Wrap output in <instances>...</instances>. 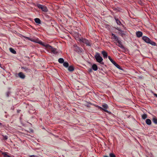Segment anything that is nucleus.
Returning a JSON list of instances; mask_svg holds the SVG:
<instances>
[{
  "mask_svg": "<svg viewBox=\"0 0 157 157\" xmlns=\"http://www.w3.org/2000/svg\"><path fill=\"white\" fill-rule=\"evenodd\" d=\"M147 117V115L146 114H144L142 115V117L143 119H145Z\"/></svg>",
  "mask_w": 157,
  "mask_h": 157,
  "instance_id": "393cba45",
  "label": "nucleus"
},
{
  "mask_svg": "<svg viewBox=\"0 0 157 157\" xmlns=\"http://www.w3.org/2000/svg\"><path fill=\"white\" fill-rule=\"evenodd\" d=\"M34 42L36 43H37L41 45L42 44H43V42H42L41 41H40L38 40H35V41L34 40Z\"/></svg>",
  "mask_w": 157,
  "mask_h": 157,
  "instance_id": "b1692460",
  "label": "nucleus"
},
{
  "mask_svg": "<svg viewBox=\"0 0 157 157\" xmlns=\"http://www.w3.org/2000/svg\"><path fill=\"white\" fill-rule=\"evenodd\" d=\"M34 42L36 43H37L41 45L42 44H43V42H42L41 41H40L38 40H35V41L34 40Z\"/></svg>",
  "mask_w": 157,
  "mask_h": 157,
  "instance_id": "5701e85b",
  "label": "nucleus"
},
{
  "mask_svg": "<svg viewBox=\"0 0 157 157\" xmlns=\"http://www.w3.org/2000/svg\"><path fill=\"white\" fill-rule=\"evenodd\" d=\"M2 136L3 137V139L4 140H6L8 139V136H4L2 135Z\"/></svg>",
  "mask_w": 157,
  "mask_h": 157,
  "instance_id": "2f4dec72",
  "label": "nucleus"
},
{
  "mask_svg": "<svg viewBox=\"0 0 157 157\" xmlns=\"http://www.w3.org/2000/svg\"><path fill=\"white\" fill-rule=\"evenodd\" d=\"M149 44H150L151 45L153 46H155L156 45V43L155 42L152 41L151 40V41L150 42V43H149Z\"/></svg>",
  "mask_w": 157,
  "mask_h": 157,
  "instance_id": "c85d7f7f",
  "label": "nucleus"
},
{
  "mask_svg": "<svg viewBox=\"0 0 157 157\" xmlns=\"http://www.w3.org/2000/svg\"><path fill=\"white\" fill-rule=\"evenodd\" d=\"M109 155L110 157H116L115 155L113 153H110Z\"/></svg>",
  "mask_w": 157,
  "mask_h": 157,
  "instance_id": "7c9ffc66",
  "label": "nucleus"
},
{
  "mask_svg": "<svg viewBox=\"0 0 157 157\" xmlns=\"http://www.w3.org/2000/svg\"><path fill=\"white\" fill-rule=\"evenodd\" d=\"M0 151L1 152V151Z\"/></svg>",
  "mask_w": 157,
  "mask_h": 157,
  "instance_id": "79ce46f5",
  "label": "nucleus"
},
{
  "mask_svg": "<svg viewBox=\"0 0 157 157\" xmlns=\"http://www.w3.org/2000/svg\"><path fill=\"white\" fill-rule=\"evenodd\" d=\"M10 51L13 54H16V51L13 48H9Z\"/></svg>",
  "mask_w": 157,
  "mask_h": 157,
  "instance_id": "dca6fc26",
  "label": "nucleus"
},
{
  "mask_svg": "<svg viewBox=\"0 0 157 157\" xmlns=\"http://www.w3.org/2000/svg\"><path fill=\"white\" fill-rule=\"evenodd\" d=\"M117 42L118 43V46L122 48H124V47L122 45L121 42L119 40L117 41Z\"/></svg>",
  "mask_w": 157,
  "mask_h": 157,
  "instance_id": "6e6552de",
  "label": "nucleus"
},
{
  "mask_svg": "<svg viewBox=\"0 0 157 157\" xmlns=\"http://www.w3.org/2000/svg\"><path fill=\"white\" fill-rule=\"evenodd\" d=\"M116 29H117L119 31H120V30H121L118 27H117V28H116Z\"/></svg>",
  "mask_w": 157,
  "mask_h": 157,
  "instance_id": "e433bc0d",
  "label": "nucleus"
},
{
  "mask_svg": "<svg viewBox=\"0 0 157 157\" xmlns=\"http://www.w3.org/2000/svg\"><path fill=\"white\" fill-rule=\"evenodd\" d=\"M85 41H86V43L87 45H90V44L89 43H88V41H87V40H85Z\"/></svg>",
  "mask_w": 157,
  "mask_h": 157,
  "instance_id": "f704fd0d",
  "label": "nucleus"
},
{
  "mask_svg": "<svg viewBox=\"0 0 157 157\" xmlns=\"http://www.w3.org/2000/svg\"><path fill=\"white\" fill-rule=\"evenodd\" d=\"M89 72H91L92 71V70L91 69H90L89 70Z\"/></svg>",
  "mask_w": 157,
  "mask_h": 157,
  "instance_id": "58836bf2",
  "label": "nucleus"
},
{
  "mask_svg": "<svg viewBox=\"0 0 157 157\" xmlns=\"http://www.w3.org/2000/svg\"><path fill=\"white\" fill-rule=\"evenodd\" d=\"M115 20L116 21V22L117 24L118 25H120L121 24V22L119 20H118V19L117 18L115 17Z\"/></svg>",
  "mask_w": 157,
  "mask_h": 157,
  "instance_id": "4be33fe9",
  "label": "nucleus"
},
{
  "mask_svg": "<svg viewBox=\"0 0 157 157\" xmlns=\"http://www.w3.org/2000/svg\"><path fill=\"white\" fill-rule=\"evenodd\" d=\"M58 62L60 63H62L64 62V59L62 58H60L58 59Z\"/></svg>",
  "mask_w": 157,
  "mask_h": 157,
  "instance_id": "aec40b11",
  "label": "nucleus"
},
{
  "mask_svg": "<svg viewBox=\"0 0 157 157\" xmlns=\"http://www.w3.org/2000/svg\"><path fill=\"white\" fill-rule=\"evenodd\" d=\"M24 37L25 38V39H28L29 40H31L32 41H34V40L31 39V38H30L29 37H26L25 36H24Z\"/></svg>",
  "mask_w": 157,
  "mask_h": 157,
  "instance_id": "c756f323",
  "label": "nucleus"
},
{
  "mask_svg": "<svg viewBox=\"0 0 157 157\" xmlns=\"http://www.w3.org/2000/svg\"><path fill=\"white\" fill-rule=\"evenodd\" d=\"M101 53L103 55V57L104 58H107L108 56V54L105 51H103L101 52Z\"/></svg>",
  "mask_w": 157,
  "mask_h": 157,
  "instance_id": "1a4fd4ad",
  "label": "nucleus"
},
{
  "mask_svg": "<svg viewBox=\"0 0 157 157\" xmlns=\"http://www.w3.org/2000/svg\"><path fill=\"white\" fill-rule=\"evenodd\" d=\"M97 107H98L99 109L101 110H103V108L101 107V106H98Z\"/></svg>",
  "mask_w": 157,
  "mask_h": 157,
  "instance_id": "c9c22d12",
  "label": "nucleus"
},
{
  "mask_svg": "<svg viewBox=\"0 0 157 157\" xmlns=\"http://www.w3.org/2000/svg\"><path fill=\"white\" fill-rule=\"evenodd\" d=\"M111 35L113 36V38L114 39L116 40L117 41L119 40L118 37L113 33H112Z\"/></svg>",
  "mask_w": 157,
  "mask_h": 157,
  "instance_id": "4468645a",
  "label": "nucleus"
},
{
  "mask_svg": "<svg viewBox=\"0 0 157 157\" xmlns=\"http://www.w3.org/2000/svg\"><path fill=\"white\" fill-rule=\"evenodd\" d=\"M119 33L120 35H121L122 36H123V35L124 34V31L122 30L121 29V30H120Z\"/></svg>",
  "mask_w": 157,
  "mask_h": 157,
  "instance_id": "bb28decb",
  "label": "nucleus"
},
{
  "mask_svg": "<svg viewBox=\"0 0 157 157\" xmlns=\"http://www.w3.org/2000/svg\"><path fill=\"white\" fill-rule=\"evenodd\" d=\"M146 123L147 125H150L151 124V122L150 119H147L146 120Z\"/></svg>",
  "mask_w": 157,
  "mask_h": 157,
  "instance_id": "ddd939ff",
  "label": "nucleus"
},
{
  "mask_svg": "<svg viewBox=\"0 0 157 157\" xmlns=\"http://www.w3.org/2000/svg\"><path fill=\"white\" fill-rule=\"evenodd\" d=\"M10 94V91L7 92L6 93V95L7 97H9V94Z\"/></svg>",
  "mask_w": 157,
  "mask_h": 157,
  "instance_id": "473e14b6",
  "label": "nucleus"
},
{
  "mask_svg": "<svg viewBox=\"0 0 157 157\" xmlns=\"http://www.w3.org/2000/svg\"><path fill=\"white\" fill-rule=\"evenodd\" d=\"M108 58L109 60L113 64L115 63V62L114 61H113L112 59L111 58V57L110 56H108Z\"/></svg>",
  "mask_w": 157,
  "mask_h": 157,
  "instance_id": "a878e982",
  "label": "nucleus"
},
{
  "mask_svg": "<svg viewBox=\"0 0 157 157\" xmlns=\"http://www.w3.org/2000/svg\"><path fill=\"white\" fill-rule=\"evenodd\" d=\"M116 67L120 70H121L122 68L119 65L117 64L116 62L113 64Z\"/></svg>",
  "mask_w": 157,
  "mask_h": 157,
  "instance_id": "412c9836",
  "label": "nucleus"
},
{
  "mask_svg": "<svg viewBox=\"0 0 157 157\" xmlns=\"http://www.w3.org/2000/svg\"><path fill=\"white\" fill-rule=\"evenodd\" d=\"M68 70L69 71H72L74 70V68L73 66L71 65L68 66Z\"/></svg>",
  "mask_w": 157,
  "mask_h": 157,
  "instance_id": "9b49d317",
  "label": "nucleus"
},
{
  "mask_svg": "<svg viewBox=\"0 0 157 157\" xmlns=\"http://www.w3.org/2000/svg\"><path fill=\"white\" fill-rule=\"evenodd\" d=\"M17 75H18V76L20 78L22 79H24L25 77V75L23 74V73H22V72H20L19 73L17 74Z\"/></svg>",
  "mask_w": 157,
  "mask_h": 157,
  "instance_id": "0eeeda50",
  "label": "nucleus"
},
{
  "mask_svg": "<svg viewBox=\"0 0 157 157\" xmlns=\"http://www.w3.org/2000/svg\"><path fill=\"white\" fill-rule=\"evenodd\" d=\"M143 40L146 42L149 43L151 41V40L148 37L146 36H144L142 37Z\"/></svg>",
  "mask_w": 157,
  "mask_h": 157,
  "instance_id": "423d86ee",
  "label": "nucleus"
},
{
  "mask_svg": "<svg viewBox=\"0 0 157 157\" xmlns=\"http://www.w3.org/2000/svg\"><path fill=\"white\" fill-rule=\"evenodd\" d=\"M73 46L74 49L76 52H78V53H81V52H82V48H81L78 47L76 45H74Z\"/></svg>",
  "mask_w": 157,
  "mask_h": 157,
  "instance_id": "20e7f679",
  "label": "nucleus"
},
{
  "mask_svg": "<svg viewBox=\"0 0 157 157\" xmlns=\"http://www.w3.org/2000/svg\"><path fill=\"white\" fill-rule=\"evenodd\" d=\"M94 57L97 62L102 64L103 63L102 62L103 59L98 53L97 52L96 53Z\"/></svg>",
  "mask_w": 157,
  "mask_h": 157,
  "instance_id": "f257e3e1",
  "label": "nucleus"
},
{
  "mask_svg": "<svg viewBox=\"0 0 157 157\" xmlns=\"http://www.w3.org/2000/svg\"><path fill=\"white\" fill-rule=\"evenodd\" d=\"M92 68L94 71H96L98 70V67L96 64H94L92 66Z\"/></svg>",
  "mask_w": 157,
  "mask_h": 157,
  "instance_id": "f8f14e48",
  "label": "nucleus"
},
{
  "mask_svg": "<svg viewBox=\"0 0 157 157\" xmlns=\"http://www.w3.org/2000/svg\"><path fill=\"white\" fill-rule=\"evenodd\" d=\"M22 68L23 69L24 71L26 72L30 71V70L26 67H22Z\"/></svg>",
  "mask_w": 157,
  "mask_h": 157,
  "instance_id": "cd10ccee",
  "label": "nucleus"
},
{
  "mask_svg": "<svg viewBox=\"0 0 157 157\" xmlns=\"http://www.w3.org/2000/svg\"><path fill=\"white\" fill-rule=\"evenodd\" d=\"M63 65L65 67L67 68L69 66L68 63L67 62H64L63 63Z\"/></svg>",
  "mask_w": 157,
  "mask_h": 157,
  "instance_id": "a211bd4d",
  "label": "nucleus"
},
{
  "mask_svg": "<svg viewBox=\"0 0 157 157\" xmlns=\"http://www.w3.org/2000/svg\"><path fill=\"white\" fill-rule=\"evenodd\" d=\"M2 125V124L0 122V125Z\"/></svg>",
  "mask_w": 157,
  "mask_h": 157,
  "instance_id": "a19ab883",
  "label": "nucleus"
},
{
  "mask_svg": "<svg viewBox=\"0 0 157 157\" xmlns=\"http://www.w3.org/2000/svg\"><path fill=\"white\" fill-rule=\"evenodd\" d=\"M136 34L137 37H140L142 36L143 33H142L140 31H138L136 32Z\"/></svg>",
  "mask_w": 157,
  "mask_h": 157,
  "instance_id": "9d476101",
  "label": "nucleus"
},
{
  "mask_svg": "<svg viewBox=\"0 0 157 157\" xmlns=\"http://www.w3.org/2000/svg\"><path fill=\"white\" fill-rule=\"evenodd\" d=\"M154 95L157 98V94H154Z\"/></svg>",
  "mask_w": 157,
  "mask_h": 157,
  "instance_id": "4c0bfd02",
  "label": "nucleus"
},
{
  "mask_svg": "<svg viewBox=\"0 0 157 157\" xmlns=\"http://www.w3.org/2000/svg\"><path fill=\"white\" fill-rule=\"evenodd\" d=\"M42 45H43V46L45 47L46 48L48 49L49 48V47H50V46L48 44L44 43L43 42V44H42Z\"/></svg>",
  "mask_w": 157,
  "mask_h": 157,
  "instance_id": "f3484780",
  "label": "nucleus"
},
{
  "mask_svg": "<svg viewBox=\"0 0 157 157\" xmlns=\"http://www.w3.org/2000/svg\"><path fill=\"white\" fill-rule=\"evenodd\" d=\"M152 121L155 124H157V118L155 117H153Z\"/></svg>",
  "mask_w": 157,
  "mask_h": 157,
  "instance_id": "6ab92c4d",
  "label": "nucleus"
},
{
  "mask_svg": "<svg viewBox=\"0 0 157 157\" xmlns=\"http://www.w3.org/2000/svg\"><path fill=\"white\" fill-rule=\"evenodd\" d=\"M29 157H38V156H37L34 155H29Z\"/></svg>",
  "mask_w": 157,
  "mask_h": 157,
  "instance_id": "72a5a7b5",
  "label": "nucleus"
},
{
  "mask_svg": "<svg viewBox=\"0 0 157 157\" xmlns=\"http://www.w3.org/2000/svg\"><path fill=\"white\" fill-rule=\"evenodd\" d=\"M34 21L36 23L40 24L41 23V21L40 19L38 18H36L34 19Z\"/></svg>",
  "mask_w": 157,
  "mask_h": 157,
  "instance_id": "2eb2a0df",
  "label": "nucleus"
},
{
  "mask_svg": "<svg viewBox=\"0 0 157 157\" xmlns=\"http://www.w3.org/2000/svg\"><path fill=\"white\" fill-rule=\"evenodd\" d=\"M48 49L49 50V51H51V53H52L54 54H56L58 53V52L57 51V49L53 48L51 46H50L49 47V48Z\"/></svg>",
  "mask_w": 157,
  "mask_h": 157,
  "instance_id": "7ed1b4c3",
  "label": "nucleus"
},
{
  "mask_svg": "<svg viewBox=\"0 0 157 157\" xmlns=\"http://www.w3.org/2000/svg\"><path fill=\"white\" fill-rule=\"evenodd\" d=\"M36 6L39 9H41L43 11L47 12L48 11V9L45 6L38 4L36 5Z\"/></svg>",
  "mask_w": 157,
  "mask_h": 157,
  "instance_id": "f03ea898",
  "label": "nucleus"
},
{
  "mask_svg": "<svg viewBox=\"0 0 157 157\" xmlns=\"http://www.w3.org/2000/svg\"><path fill=\"white\" fill-rule=\"evenodd\" d=\"M104 157H109L108 156H104Z\"/></svg>",
  "mask_w": 157,
  "mask_h": 157,
  "instance_id": "ea45409f",
  "label": "nucleus"
},
{
  "mask_svg": "<svg viewBox=\"0 0 157 157\" xmlns=\"http://www.w3.org/2000/svg\"><path fill=\"white\" fill-rule=\"evenodd\" d=\"M102 106L103 107V110L105 112L108 113L109 114H110L111 113L110 112L107 110V109L108 108V106L107 104H104L103 105H102Z\"/></svg>",
  "mask_w": 157,
  "mask_h": 157,
  "instance_id": "39448f33",
  "label": "nucleus"
}]
</instances>
